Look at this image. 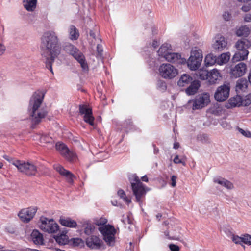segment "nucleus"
Listing matches in <instances>:
<instances>
[{
  "mask_svg": "<svg viewBox=\"0 0 251 251\" xmlns=\"http://www.w3.org/2000/svg\"><path fill=\"white\" fill-rule=\"evenodd\" d=\"M40 48L42 55L45 58L46 67L53 74L52 63L55 58L60 54L61 45L57 34L53 31H48L44 33L41 38Z\"/></svg>",
  "mask_w": 251,
  "mask_h": 251,
  "instance_id": "f257e3e1",
  "label": "nucleus"
},
{
  "mask_svg": "<svg viewBox=\"0 0 251 251\" xmlns=\"http://www.w3.org/2000/svg\"><path fill=\"white\" fill-rule=\"evenodd\" d=\"M44 97V94L41 91H37L34 93L30 98L28 112L31 121L30 127L35 129L36 126L39 124L42 120L48 114V111L46 109H39L41 104L43 102Z\"/></svg>",
  "mask_w": 251,
  "mask_h": 251,
  "instance_id": "f03ea898",
  "label": "nucleus"
},
{
  "mask_svg": "<svg viewBox=\"0 0 251 251\" xmlns=\"http://www.w3.org/2000/svg\"><path fill=\"white\" fill-rule=\"evenodd\" d=\"M251 46V43L246 39H241L236 43L235 47L238 50L232 57L233 62L244 60L247 58L249 51L247 49Z\"/></svg>",
  "mask_w": 251,
  "mask_h": 251,
  "instance_id": "7ed1b4c3",
  "label": "nucleus"
},
{
  "mask_svg": "<svg viewBox=\"0 0 251 251\" xmlns=\"http://www.w3.org/2000/svg\"><path fill=\"white\" fill-rule=\"evenodd\" d=\"M132 177L133 181L131 177H129V179L136 201L140 202L142 198L145 196L146 192L150 191V189L144 186L136 175H133Z\"/></svg>",
  "mask_w": 251,
  "mask_h": 251,
  "instance_id": "20e7f679",
  "label": "nucleus"
},
{
  "mask_svg": "<svg viewBox=\"0 0 251 251\" xmlns=\"http://www.w3.org/2000/svg\"><path fill=\"white\" fill-rule=\"evenodd\" d=\"M18 170L23 174L28 176H35L37 173V167L29 162L17 160L12 162Z\"/></svg>",
  "mask_w": 251,
  "mask_h": 251,
  "instance_id": "39448f33",
  "label": "nucleus"
},
{
  "mask_svg": "<svg viewBox=\"0 0 251 251\" xmlns=\"http://www.w3.org/2000/svg\"><path fill=\"white\" fill-rule=\"evenodd\" d=\"M99 230L103 236V240L109 246H113L115 242V234L116 232L114 227L109 224L99 226Z\"/></svg>",
  "mask_w": 251,
  "mask_h": 251,
  "instance_id": "423d86ee",
  "label": "nucleus"
},
{
  "mask_svg": "<svg viewBox=\"0 0 251 251\" xmlns=\"http://www.w3.org/2000/svg\"><path fill=\"white\" fill-rule=\"evenodd\" d=\"M40 220L41 223L40 228L43 231L49 233H55L59 230V226L53 219H49L41 216Z\"/></svg>",
  "mask_w": 251,
  "mask_h": 251,
  "instance_id": "0eeeda50",
  "label": "nucleus"
},
{
  "mask_svg": "<svg viewBox=\"0 0 251 251\" xmlns=\"http://www.w3.org/2000/svg\"><path fill=\"white\" fill-rule=\"evenodd\" d=\"M202 51L200 50H193L191 52L189 59L186 64L191 70H196L200 66L202 61Z\"/></svg>",
  "mask_w": 251,
  "mask_h": 251,
  "instance_id": "6e6552de",
  "label": "nucleus"
},
{
  "mask_svg": "<svg viewBox=\"0 0 251 251\" xmlns=\"http://www.w3.org/2000/svg\"><path fill=\"white\" fill-rule=\"evenodd\" d=\"M159 72L163 78L169 79L174 78L178 74L177 70L169 63L161 64L159 68Z\"/></svg>",
  "mask_w": 251,
  "mask_h": 251,
  "instance_id": "1a4fd4ad",
  "label": "nucleus"
},
{
  "mask_svg": "<svg viewBox=\"0 0 251 251\" xmlns=\"http://www.w3.org/2000/svg\"><path fill=\"white\" fill-rule=\"evenodd\" d=\"M230 88L229 84L228 83L219 86L214 94L215 100L219 102L225 101L229 97Z\"/></svg>",
  "mask_w": 251,
  "mask_h": 251,
  "instance_id": "9d476101",
  "label": "nucleus"
},
{
  "mask_svg": "<svg viewBox=\"0 0 251 251\" xmlns=\"http://www.w3.org/2000/svg\"><path fill=\"white\" fill-rule=\"evenodd\" d=\"M209 102V95L207 93L198 95L195 99L189 101V103H192L193 110L201 109L206 106Z\"/></svg>",
  "mask_w": 251,
  "mask_h": 251,
  "instance_id": "9b49d317",
  "label": "nucleus"
},
{
  "mask_svg": "<svg viewBox=\"0 0 251 251\" xmlns=\"http://www.w3.org/2000/svg\"><path fill=\"white\" fill-rule=\"evenodd\" d=\"M38 210L37 207H30L22 209L18 215L20 220L25 223L29 222L33 219Z\"/></svg>",
  "mask_w": 251,
  "mask_h": 251,
  "instance_id": "f8f14e48",
  "label": "nucleus"
},
{
  "mask_svg": "<svg viewBox=\"0 0 251 251\" xmlns=\"http://www.w3.org/2000/svg\"><path fill=\"white\" fill-rule=\"evenodd\" d=\"M79 112L83 115L84 121L91 126L94 125V117L93 116L92 109L86 105L80 104L79 105Z\"/></svg>",
  "mask_w": 251,
  "mask_h": 251,
  "instance_id": "ddd939ff",
  "label": "nucleus"
},
{
  "mask_svg": "<svg viewBox=\"0 0 251 251\" xmlns=\"http://www.w3.org/2000/svg\"><path fill=\"white\" fill-rule=\"evenodd\" d=\"M251 103L250 100H243L239 95H236L231 98L228 100V103L226 107L227 108H230L235 107H239L240 106H247Z\"/></svg>",
  "mask_w": 251,
  "mask_h": 251,
  "instance_id": "4468645a",
  "label": "nucleus"
},
{
  "mask_svg": "<svg viewBox=\"0 0 251 251\" xmlns=\"http://www.w3.org/2000/svg\"><path fill=\"white\" fill-rule=\"evenodd\" d=\"M86 244L91 249L99 250L103 245V243L98 236L90 235L86 238Z\"/></svg>",
  "mask_w": 251,
  "mask_h": 251,
  "instance_id": "2eb2a0df",
  "label": "nucleus"
},
{
  "mask_svg": "<svg viewBox=\"0 0 251 251\" xmlns=\"http://www.w3.org/2000/svg\"><path fill=\"white\" fill-rule=\"evenodd\" d=\"M165 60L177 66L185 65L186 62V59L182 57L181 54L179 53L170 52L168 55H166Z\"/></svg>",
  "mask_w": 251,
  "mask_h": 251,
  "instance_id": "dca6fc26",
  "label": "nucleus"
},
{
  "mask_svg": "<svg viewBox=\"0 0 251 251\" xmlns=\"http://www.w3.org/2000/svg\"><path fill=\"white\" fill-rule=\"evenodd\" d=\"M54 168L60 175L66 178L69 183H73L75 176L70 171L66 170L62 166L59 165L54 166Z\"/></svg>",
  "mask_w": 251,
  "mask_h": 251,
  "instance_id": "f3484780",
  "label": "nucleus"
},
{
  "mask_svg": "<svg viewBox=\"0 0 251 251\" xmlns=\"http://www.w3.org/2000/svg\"><path fill=\"white\" fill-rule=\"evenodd\" d=\"M227 46V41L224 37L217 35L212 44V48L215 51H222Z\"/></svg>",
  "mask_w": 251,
  "mask_h": 251,
  "instance_id": "a211bd4d",
  "label": "nucleus"
},
{
  "mask_svg": "<svg viewBox=\"0 0 251 251\" xmlns=\"http://www.w3.org/2000/svg\"><path fill=\"white\" fill-rule=\"evenodd\" d=\"M247 70L246 64L240 62L231 69V75L235 78L239 77L244 75Z\"/></svg>",
  "mask_w": 251,
  "mask_h": 251,
  "instance_id": "6ab92c4d",
  "label": "nucleus"
},
{
  "mask_svg": "<svg viewBox=\"0 0 251 251\" xmlns=\"http://www.w3.org/2000/svg\"><path fill=\"white\" fill-rule=\"evenodd\" d=\"M73 57L80 64L83 71H88L89 70L88 64L83 53L79 50Z\"/></svg>",
  "mask_w": 251,
  "mask_h": 251,
  "instance_id": "aec40b11",
  "label": "nucleus"
},
{
  "mask_svg": "<svg viewBox=\"0 0 251 251\" xmlns=\"http://www.w3.org/2000/svg\"><path fill=\"white\" fill-rule=\"evenodd\" d=\"M56 149L57 150L60 151L70 161H72L75 157V155L72 153L67 146L62 143L57 142L55 145Z\"/></svg>",
  "mask_w": 251,
  "mask_h": 251,
  "instance_id": "412c9836",
  "label": "nucleus"
},
{
  "mask_svg": "<svg viewBox=\"0 0 251 251\" xmlns=\"http://www.w3.org/2000/svg\"><path fill=\"white\" fill-rule=\"evenodd\" d=\"M81 225H78V226H81L84 228V232L87 235H91L94 233L95 226L93 223L89 220H86L82 221L80 223Z\"/></svg>",
  "mask_w": 251,
  "mask_h": 251,
  "instance_id": "4be33fe9",
  "label": "nucleus"
},
{
  "mask_svg": "<svg viewBox=\"0 0 251 251\" xmlns=\"http://www.w3.org/2000/svg\"><path fill=\"white\" fill-rule=\"evenodd\" d=\"M60 224L64 226L70 228H74L77 226V223L75 221L72 220L70 218H65L61 216L59 220Z\"/></svg>",
  "mask_w": 251,
  "mask_h": 251,
  "instance_id": "5701e85b",
  "label": "nucleus"
},
{
  "mask_svg": "<svg viewBox=\"0 0 251 251\" xmlns=\"http://www.w3.org/2000/svg\"><path fill=\"white\" fill-rule=\"evenodd\" d=\"M214 182L224 187L228 190H232L234 188V185L232 183L224 178H215Z\"/></svg>",
  "mask_w": 251,
  "mask_h": 251,
  "instance_id": "b1692460",
  "label": "nucleus"
},
{
  "mask_svg": "<svg viewBox=\"0 0 251 251\" xmlns=\"http://www.w3.org/2000/svg\"><path fill=\"white\" fill-rule=\"evenodd\" d=\"M31 237L35 244H43V236L38 230L34 229L33 230L31 234Z\"/></svg>",
  "mask_w": 251,
  "mask_h": 251,
  "instance_id": "393cba45",
  "label": "nucleus"
},
{
  "mask_svg": "<svg viewBox=\"0 0 251 251\" xmlns=\"http://www.w3.org/2000/svg\"><path fill=\"white\" fill-rule=\"evenodd\" d=\"M193 78L189 75L183 74L179 80L177 82V84L180 87H183L189 84H191L193 81Z\"/></svg>",
  "mask_w": 251,
  "mask_h": 251,
  "instance_id": "a878e982",
  "label": "nucleus"
},
{
  "mask_svg": "<svg viewBox=\"0 0 251 251\" xmlns=\"http://www.w3.org/2000/svg\"><path fill=\"white\" fill-rule=\"evenodd\" d=\"M200 86V82L198 80L193 81L190 86L186 89L187 94L189 95H194L196 93Z\"/></svg>",
  "mask_w": 251,
  "mask_h": 251,
  "instance_id": "bb28decb",
  "label": "nucleus"
},
{
  "mask_svg": "<svg viewBox=\"0 0 251 251\" xmlns=\"http://www.w3.org/2000/svg\"><path fill=\"white\" fill-rule=\"evenodd\" d=\"M221 77L219 71L214 69L209 72L208 81L210 83H215Z\"/></svg>",
  "mask_w": 251,
  "mask_h": 251,
  "instance_id": "cd10ccee",
  "label": "nucleus"
},
{
  "mask_svg": "<svg viewBox=\"0 0 251 251\" xmlns=\"http://www.w3.org/2000/svg\"><path fill=\"white\" fill-rule=\"evenodd\" d=\"M248 81L246 79L241 78L237 80L236 85V90L238 93L245 92L247 89Z\"/></svg>",
  "mask_w": 251,
  "mask_h": 251,
  "instance_id": "c85d7f7f",
  "label": "nucleus"
},
{
  "mask_svg": "<svg viewBox=\"0 0 251 251\" xmlns=\"http://www.w3.org/2000/svg\"><path fill=\"white\" fill-rule=\"evenodd\" d=\"M171 45L168 43L163 44L159 49L157 53L160 57L166 59V55H168L170 52L169 50L170 49Z\"/></svg>",
  "mask_w": 251,
  "mask_h": 251,
  "instance_id": "c756f323",
  "label": "nucleus"
},
{
  "mask_svg": "<svg viewBox=\"0 0 251 251\" xmlns=\"http://www.w3.org/2000/svg\"><path fill=\"white\" fill-rule=\"evenodd\" d=\"M24 7L28 11H33L36 7L37 0H23Z\"/></svg>",
  "mask_w": 251,
  "mask_h": 251,
  "instance_id": "7c9ffc66",
  "label": "nucleus"
},
{
  "mask_svg": "<svg viewBox=\"0 0 251 251\" xmlns=\"http://www.w3.org/2000/svg\"><path fill=\"white\" fill-rule=\"evenodd\" d=\"M250 32L249 28L247 25H243L236 29L235 33L238 37H247Z\"/></svg>",
  "mask_w": 251,
  "mask_h": 251,
  "instance_id": "2f4dec72",
  "label": "nucleus"
},
{
  "mask_svg": "<svg viewBox=\"0 0 251 251\" xmlns=\"http://www.w3.org/2000/svg\"><path fill=\"white\" fill-rule=\"evenodd\" d=\"M53 238L59 245H64L69 243V240L67 236H62L60 234L53 235Z\"/></svg>",
  "mask_w": 251,
  "mask_h": 251,
  "instance_id": "473e14b6",
  "label": "nucleus"
},
{
  "mask_svg": "<svg viewBox=\"0 0 251 251\" xmlns=\"http://www.w3.org/2000/svg\"><path fill=\"white\" fill-rule=\"evenodd\" d=\"M69 35L71 40H77L79 36V31L74 25H71L69 27Z\"/></svg>",
  "mask_w": 251,
  "mask_h": 251,
  "instance_id": "72a5a7b5",
  "label": "nucleus"
},
{
  "mask_svg": "<svg viewBox=\"0 0 251 251\" xmlns=\"http://www.w3.org/2000/svg\"><path fill=\"white\" fill-rule=\"evenodd\" d=\"M230 56L229 52L223 53L217 58V63L220 65L225 64L229 61Z\"/></svg>",
  "mask_w": 251,
  "mask_h": 251,
  "instance_id": "f704fd0d",
  "label": "nucleus"
},
{
  "mask_svg": "<svg viewBox=\"0 0 251 251\" xmlns=\"http://www.w3.org/2000/svg\"><path fill=\"white\" fill-rule=\"evenodd\" d=\"M64 50L72 56L78 51L79 49L71 44H67L64 47Z\"/></svg>",
  "mask_w": 251,
  "mask_h": 251,
  "instance_id": "c9c22d12",
  "label": "nucleus"
},
{
  "mask_svg": "<svg viewBox=\"0 0 251 251\" xmlns=\"http://www.w3.org/2000/svg\"><path fill=\"white\" fill-rule=\"evenodd\" d=\"M69 244L73 246V247L82 248L84 246V242L81 238H72L69 241Z\"/></svg>",
  "mask_w": 251,
  "mask_h": 251,
  "instance_id": "e433bc0d",
  "label": "nucleus"
},
{
  "mask_svg": "<svg viewBox=\"0 0 251 251\" xmlns=\"http://www.w3.org/2000/svg\"><path fill=\"white\" fill-rule=\"evenodd\" d=\"M217 57L212 54L207 55L204 59V62L206 66L214 65L217 62Z\"/></svg>",
  "mask_w": 251,
  "mask_h": 251,
  "instance_id": "4c0bfd02",
  "label": "nucleus"
},
{
  "mask_svg": "<svg viewBox=\"0 0 251 251\" xmlns=\"http://www.w3.org/2000/svg\"><path fill=\"white\" fill-rule=\"evenodd\" d=\"M199 78L202 80L208 79L209 72L205 70H201L199 72Z\"/></svg>",
  "mask_w": 251,
  "mask_h": 251,
  "instance_id": "58836bf2",
  "label": "nucleus"
},
{
  "mask_svg": "<svg viewBox=\"0 0 251 251\" xmlns=\"http://www.w3.org/2000/svg\"><path fill=\"white\" fill-rule=\"evenodd\" d=\"M41 142L45 143H51L53 142V139L48 135L44 134L40 137Z\"/></svg>",
  "mask_w": 251,
  "mask_h": 251,
  "instance_id": "ea45409f",
  "label": "nucleus"
},
{
  "mask_svg": "<svg viewBox=\"0 0 251 251\" xmlns=\"http://www.w3.org/2000/svg\"><path fill=\"white\" fill-rule=\"evenodd\" d=\"M5 231L12 234H18V232L17 231V228L14 226H8L5 227Z\"/></svg>",
  "mask_w": 251,
  "mask_h": 251,
  "instance_id": "a19ab883",
  "label": "nucleus"
},
{
  "mask_svg": "<svg viewBox=\"0 0 251 251\" xmlns=\"http://www.w3.org/2000/svg\"><path fill=\"white\" fill-rule=\"evenodd\" d=\"M236 129L244 136L247 138H251V132L249 130H245L242 128L237 126Z\"/></svg>",
  "mask_w": 251,
  "mask_h": 251,
  "instance_id": "79ce46f5",
  "label": "nucleus"
},
{
  "mask_svg": "<svg viewBox=\"0 0 251 251\" xmlns=\"http://www.w3.org/2000/svg\"><path fill=\"white\" fill-rule=\"evenodd\" d=\"M242 243L248 245H251V235L248 234L243 235Z\"/></svg>",
  "mask_w": 251,
  "mask_h": 251,
  "instance_id": "37998d69",
  "label": "nucleus"
},
{
  "mask_svg": "<svg viewBox=\"0 0 251 251\" xmlns=\"http://www.w3.org/2000/svg\"><path fill=\"white\" fill-rule=\"evenodd\" d=\"M231 239L232 241L236 244L241 245L242 243V236L240 237L237 235H232Z\"/></svg>",
  "mask_w": 251,
  "mask_h": 251,
  "instance_id": "c03bdc74",
  "label": "nucleus"
},
{
  "mask_svg": "<svg viewBox=\"0 0 251 251\" xmlns=\"http://www.w3.org/2000/svg\"><path fill=\"white\" fill-rule=\"evenodd\" d=\"M224 19L226 21H229L232 19V16L228 12H225L223 14Z\"/></svg>",
  "mask_w": 251,
  "mask_h": 251,
  "instance_id": "a18cd8bd",
  "label": "nucleus"
},
{
  "mask_svg": "<svg viewBox=\"0 0 251 251\" xmlns=\"http://www.w3.org/2000/svg\"><path fill=\"white\" fill-rule=\"evenodd\" d=\"M117 195L121 199H123L126 201V194L123 190L119 189L117 191Z\"/></svg>",
  "mask_w": 251,
  "mask_h": 251,
  "instance_id": "49530a36",
  "label": "nucleus"
},
{
  "mask_svg": "<svg viewBox=\"0 0 251 251\" xmlns=\"http://www.w3.org/2000/svg\"><path fill=\"white\" fill-rule=\"evenodd\" d=\"M126 220H127V222L128 224L130 225V226L128 227V229L131 231L133 230V229L134 228V225L133 223V221L131 219L130 216L128 215L126 217Z\"/></svg>",
  "mask_w": 251,
  "mask_h": 251,
  "instance_id": "de8ad7c7",
  "label": "nucleus"
},
{
  "mask_svg": "<svg viewBox=\"0 0 251 251\" xmlns=\"http://www.w3.org/2000/svg\"><path fill=\"white\" fill-rule=\"evenodd\" d=\"M107 219L101 218L100 220V221L96 223V225L99 226H105V225H107L106 224L107 223Z\"/></svg>",
  "mask_w": 251,
  "mask_h": 251,
  "instance_id": "09e8293b",
  "label": "nucleus"
},
{
  "mask_svg": "<svg viewBox=\"0 0 251 251\" xmlns=\"http://www.w3.org/2000/svg\"><path fill=\"white\" fill-rule=\"evenodd\" d=\"M169 249L171 251H179V248L178 246L171 244L169 245Z\"/></svg>",
  "mask_w": 251,
  "mask_h": 251,
  "instance_id": "8fccbe9b",
  "label": "nucleus"
},
{
  "mask_svg": "<svg viewBox=\"0 0 251 251\" xmlns=\"http://www.w3.org/2000/svg\"><path fill=\"white\" fill-rule=\"evenodd\" d=\"M174 162L176 164L182 163L183 166H185L186 164L184 162L182 161L181 159H179L178 156L176 155L173 160Z\"/></svg>",
  "mask_w": 251,
  "mask_h": 251,
  "instance_id": "3c124183",
  "label": "nucleus"
},
{
  "mask_svg": "<svg viewBox=\"0 0 251 251\" xmlns=\"http://www.w3.org/2000/svg\"><path fill=\"white\" fill-rule=\"evenodd\" d=\"M97 50L98 55L101 56L102 54V52H103V49L102 48V46L101 45H100V44L97 45Z\"/></svg>",
  "mask_w": 251,
  "mask_h": 251,
  "instance_id": "603ef678",
  "label": "nucleus"
},
{
  "mask_svg": "<svg viewBox=\"0 0 251 251\" xmlns=\"http://www.w3.org/2000/svg\"><path fill=\"white\" fill-rule=\"evenodd\" d=\"M176 178H177V177L175 176V175H173L171 176V186L172 187H175L176 185Z\"/></svg>",
  "mask_w": 251,
  "mask_h": 251,
  "instance_id": "864d4df0",
  "label": "nucleus"
},
{
  "mask_svg": "<svg viewBox=\"0 0 251 251\" xmlns=\"http://www.w3.org/2000/svg\"><path fill=\"white\" fill-rule=\"evenodd\" d=\"M111 203L114 206H119L120 207H123V205L120 203H118L116 200H111Z\"/></svg>",
  "mask_w": 251,
  "mask_h": 251,
  "instance_id": "5fc2aeb1",
  "label": "nucleus"
},
{
  "mask_svg": "<svg viewBox=\"0 0 251 251\" xmlns=\"http://www.w3.org/2000/svg\"><path fill=\"white\" fill-rule=\"evenodd\" d=\"M3 158H4L5 160H7L8 162H11L12 163L13 161H15V160H14L13 158L9 157L8 156L6 155H4L3 156Z\"/></svg>",
  "mask_w": 251,
  "mask_h": 251,
  "instance_id": "6e6d98bb",
  "label": "nucleus"
},
{
  "mask_svg": "<svg viewBox=\"0 0 251 251\" xmlns=\"http://www.w3.org/2000/svg\"><path fill=\"white\" fill-rule=\"evenodd\" d=\"M244 20L247 22H251V14L246 15L244 18Z\"/></svg>",
  "mask_w": 251,
  "mask_h": 251,
  "instance_id": "4d7b16f0",
  "label": "nucleus"
},
{
  "mask_svg": "<svg viewBox=\"0 0 251 251\" xmlns=\"http://www.w3.org/2000/svg\"><path fill=\"white\" fill-rule=\"evenodd\" d=\"M251 6H243L241 9L244 12H247L250 10Z\"/></svg>",
  "mask_w": 251,
  "mask_h": 251,
  "instance_id": "13d9d810",
  "label": "nucleus"
},
{
  "mask_svg": "<svg viewBox=\"0 0 251 251\" xmlns=\"http://www.w3.org/2000/svg\"><path fill=\"white\" fill-rule=\"evenodd\" d=\"M158 45H159V44L157 41H156V40L153 41L152 44H151V46L153 47V49H155L157 46H158Z\"/></svg>",
  "mask_w": 251,
  "mask_h": 251,
  "instance_id": "bf43d9fd",
  "label": "nucleus"
},
{
  "mask_svg": "<svg viewBox=\"0 0 251 251\" xmlns=\"http://www.w3.org/2000/svg\"><path fill=\"white\" fill-rule=\"evenodd\" d=\"M5 50V48L4 46L0 44V55L3 53V51Z\"/></svg>",
  "mask_w": 251,
  "mask_h": 251,
  "instance_id": "052dcab7",
  "label": "nucleus"
},
{
  "mask_svg": "<svg viewBox=\"0 0 251 251\" xmlns=\"http://www.w3.org/2000/svg\"><path fill=\"white\" fill-rule=\"evenodd\" d=\"M89 35L91 37H92V38H95L96 37V36H95V33H94V32L92 30H90V32H89Z\"/></svg>",
  "mask_w": 251,
  "mask_h": 251,
  "instance_id": "680f3d73",
  "label": "nucleus"
},
{
  "mask_svg": "<svg viewBox=\"0 0 251 251\" xmlns=\"http://www.w3.org/2000/svg\"><path fill=\"white\" fill-rule=\"evenodd\" d=\"M141 180L143 181H145V182H148V177L146 175H145L144 176H143V177H141Z\"/></svg>",
  "mask_w": 251,
  "mask_h": 251,
  "instance_id": "e2e57ef3",
  "label": "nucleus"
},
{
  "mask_svg": "<svg viewBox=\"0 0 251 251\" xmlns=\"http://www.w3.org/2000/svg\"><path fill=\"white\" fill-rule=\"evenodd\" d=\"M67 233V230H66L65 229H64V230H63L61 233H60L59 234L61 235H62L63 236H67V235H66Z\"/></svg>",
  "mask_w": 251,
  "mask_h": 251,
  "instance_id": "0e129e2a",
  "label": "nucleus"
},
{
  "mask_svg": "<svg viewBox=\"0 0 251 251\" xmlns=\"http://www.w3.org/2000/svg\"><path fill=\"white\" fill-rule=\"evenodd\" d=\"M239 2H243V3H248L249 2H251V0H237Z\"/></svg>",
  "mask_w": 251,
  "mask_h": 251,
  "instance_id": "69168bd1",
  "label": "nucleus"
},
{
  "mask_svg": "<svg viewBox=\"0 0 251 251\" xmlns=\"http://www.w3.org/2000/svg\"><path fill=\"white\" fill-rule=\"evenodd\" d=\"M179 144L178 143H175L174 144V148L175 149H177L179 148Z\"/></svg>",
  "mask_w": 251,
  "mask_h": 251,
  "instance_id": "338daca9",
  "label": "nucleus"
},
{
  "mask_svg": "<svg viewBox=\"0 0 251 251\" xmlns=\"http://www.w3.org/2000/svg\"><path fill=\"white\" fill-rule=\"evenodd\" d=\"M160 83H161L160 86L163 87V89L166 88V84L164 82H163V81L161 82Z\"/></svg>",
  "mask_w": 251,
  "mask_h": 251,
  "instance_id": "774afa93",
  "label": "nucleus"
}]
</instances>
